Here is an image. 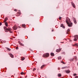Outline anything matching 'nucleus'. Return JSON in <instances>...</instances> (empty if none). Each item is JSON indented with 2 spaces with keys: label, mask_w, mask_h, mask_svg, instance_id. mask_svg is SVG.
<instances>
[{
  "label": "nucleus",
  "mask_w": 78,
  "mask_h": 78,
  "mask_svg": "<svg viewBox=\"0 0 78 78\" xmlns=\"http://www.w3.org/2000/svg\"><path fill=\"white\" fill-rule=\"evenodd\" d=\"M2 25V23H0V26H1Z\"/></svg>",
  "instance_id": "obj_32"
},
{
  "label": "nucleus",
  "mask_w": 78,
  "mask_h": 78,
  "mask_svg": "<svg viewBox=\"0 0 78 78\" xmlns=\"http://www.w3.org/2000/svg\"><path fill=\"white\" fill-rule=\"evenodd\" d=\"M19 28H20V27H19Z\"/></svg>",
  "instance_id": "obj_39"
},
{
  "label": "nucleus",
  "mask_w": 78,
  "mask_h": 78,
  "mask_svg": "<svg viewBox=\"0 0 78 78\" xmlns=\"http://www.w3.org/2000/svg\"><path fill=\"white\" fill-rule=\"evenodd\" d=\"M22 27H23L25 28V25L24 24H23L22 25Z\"/></svg>",
  "instance_id": "obj_17"
},
{
  "label": "nucleus",
  "mask_w": 78,
  "mask_h": 78,
  "mask_svg": "<svg viewBox=\"0 0 78 78\" xmlns=\"http://www.w3.org/2000/svg\"><path fill=\"white\" fill-rule=\"evenodd\" d=\"M45 66V65H43L41 67V69H43V67H44Z\"/></svg>",
  "instance_id": "obj_19"
},
{
  "label": "nucleus",
  "mask_w": 78,
  "mask_h": 78,
  "mask_svg": "<svg viewBox=\"0 0 78 78\" xmlns=\"http://www.w3.org/2000/svg\"><path fill=\"white\" fill-rule=\"evenodd\" d=\"M58 76L59 77H60L61 76V74H58Z\"/></svg>",
  "instance_id": "obj_23"
},
{
  "label": "nucleus",
  "mask_w": 78,
  "mask_h": 78,
  "mask_svg": "<svg viewBox=\"0 0 78 78\" xmlns=\"http://www.w3.org/2000/svg\"><path fill=\"white\" fill-rule=\"evenodd\" d=\"M75 39H74V41H77V38L78 37V35H76L74 36Z\"/></svg>",
  "instance_id": "obj_4"
},
{
  "label": "nucleus",
  "mask_w": 78,
  "mask_h": 78,
  "mask_svg": "<svg viewBox=\"0 0 78 78\" xmlns=\"http://www.w3.org/2000/svg\"><path fill=\"white\" fill-rule=\"evenodd\" d=\"M75 46H78V44H75Z\"/></svg>",
  "instance_id": "obj_26"
},
{
  "label": "nucleus",
  "mask_w": 78,
  "mask_h": 78,
  "mask_svg": "<svg viewBox=\"0 0 78 78\" xmlns=\"http://www.w3.org/2000/svg\"><path fill=\"white\" fill-rule=\"evenodd\" d=\"M5 20H8V18H7V17H6L5 18Z\"/></svg>",
  "instance_id": "obj_28"
},
{
  "label": "nucleus",
  "mask_w": 78,
  "mask_h": 78,
  "mask_svg": "<svg viewBox=\"0 0 78 78\" xmlns=\"http://www.w3.org/2000/svg\"><path fill=\"white\" fill-rule=\"evenodd\" d=\"M67 68H68V67L66 66V67H62V69H67Z\"/></svg>",
  "instance_id": "obj_14"
},
{
  "label": "nucleus",
  "mask_w": 78,
  "mask_h": 78,
  "mask_svg": "<svg viewBox=\"0 0 78 78\" xmlns=\"http://www.w3.org/2000/svg\"><path fill=\"white\" fill-rule=\"evenodd\" d=\"M6 48V49H7V50H9V51H10L11 49H10V48Z\"/></svg>",
  "instance_id": "obj_21"
},
{
  "label": "nucleus",
  "mask_w": 78,
  "mask_h": 78,
  "mask_svg": "<svg viewBox=\"0 0 78 78\" xmlns=\"http://www.w3.org/2000/svg\"><path fill=\"white\" fill-rule=\"evenodd\" d=\"M35 70H36V68H34L33 69V71H34Z\"/></svg>",
  "instance_id": "obj_29"
},
{
  "label": "nucleus",
  "mask_w": 78,
  "mask_h": 78,
  "mask_svg": "<svg viewBox=\"0 0 78 78\" xmlns=\"http://www.w3.org/2000/svg\"><path fill=\"white\" fill-rule=\"evenodd\" d=\"M62 27L63 28H64V29L65 28V27L64 26Z\"/></svg>",
  "instance_id": "obj_33"
},
{
  "label": "nucleus",
  "mask_w": 78,
  "mask_h": 78,
  "mask_svg": "<svg viewBox=\"0 0 78 78\" xmlns=\"http://www.w3.org/2000/svg\"><path fill=\"white\" fill-rule=\"evenodd\" d=\"M5 24L6 25V27H8V23H7V22H5Z\"/></svg>",
  "instance_id": "obj_15"
},
{
  "label": "nucleus",
  "mask_w": 78,
  "mask_h": 78,
  "mask_svg": "<svg viewBox=\"0 0 78 78\" xmlns=\"http://www.w3.org/2000/svg\"><path fill=\"white\" fill-rule=\"evenodd\" d=\"M21 78H22V77H21Z\"/></svg>",
  "instance_id": "obj_41"
},
{
  "label": "nucleus",
  "mask_w": 78,
  "mask_h": 78,
  "mask_svg": "<svg viewBox=\"0 0 78 78\" xmlns=\"http://www.w3.org/2000/svg\"><path fill=\"white\" fill-rule=\"evenodd\" d=\"M65 72L66 73H69L70 71L69 70H66L65 71Z\"/></svg>",
  "instance_id": "obj_7"
},
{
  "label": "nucleus",
  "mask_w": 78,
  "mask_h": 78,
  "mask_svg": "<svg viewBox=\"0 0 78 78\" xmlns=\"http://www.w3.org/2000/svg\"><path fill=\"white\" fill-rule=\"evenodd\" d=\"M16 49H17V50H18V49H19V48L18 47H16Z\"/></svg>",
  "instance_id": "obj_34"
},
{
  "label": "nucleus",
  "mask_w": 78,
  "mask_h": 78,
  "mask_svg": "<svg viewBox=\"0 0 78 78\" xmlns=\"http://www.w3.org/2000/svg\"><path fill=\"white\" fill-rule=\"evenodd\" d=\"M62 62V64H66V63L64 62Z\"/></svg>",
  "instance_id": "obj_25"
},
{
  "label": "nucleus",
  "mask_w": 78,
  "mask_h": 78,
  "mask_svg": "<svg viewBox=\"0 0 78 78\" xmlns=\"http://www.w3.org/2000/svg\"><path fill=\"white\" fill-rule=\"evenodd\" d=\"M61 59V56H59L58 57V60Z\"/></svg>",
  "instance_id": "obj_18"
},
{
  "label": "nucleus",
  "mask_w": 78,
  "mask_h": 78,
  "mask_svg": "<svg viewBox=\"0 0 78 78\" xmlns=\"http://www.w3.org/2000/svg\"><path fill=\"white\" fill-rule=\"evenodd\" d=\"M78 78V76H76L75 77V78Z\"/></svg>",
  "instance_id": "obj_36"
},
{
  "label": "nucleus",
  "mask_w": 78,
  "mask_h": 78,
  "mask_svg": "<svg viewBox=\"0 0 78 78\" xmlns=\"http://www.w3.org/2000/svg\"><path fill=\"white\" fill-rule=\"evenodd\" d=\"M4 29L5 30V32H8L9 31V33H12V31H11V29L10 27H8V28H7L6 27H4Z\"/></svg>",
  "instance_id": "obj_2"
},
{
  "label": "nucleus",
  "mask_w": 78,
  "mask_h": 78,
  "mask_svg": "<svg viewBox=\"0 0 78 78\" xmlns=\"http://www.w3.org/2000/svg\"><path fill=\"white\" fill-rule=\"evenodd\" d=\"M61 50V48H59V49H57L56 51L57 52H59Z\"/></svg>",
  "instance_id": "obj_11"
},
{
  "label": "nucleus",
  "mask_w": 78,
  "mask_h": 78,
  "mask_svg": "<svg viewBox=\"0 0 78 78\" xmlns=\"http://www.w3.org/2000/svg\"><path fill=\"white\" fill-rule=\"evenodd\" d=\"M63 26H63V24H61V27H63Z\"/></svg>",
  "instance_id": "obj_27"
},
{
  "label": "nucleus",
  "mask_w": 78,
  "mask_h": 78,
  "mask_svg": "<svg viewBox=\"0 0 78 78\" xmlns=\"http://www.w3.org/2000/svg\"><path fill=\"white\" fill-rule=\"evenodd\" d=\"M74 76H76V75H77V74H74L73 75Z\"/></svg>",
  "instance_id": "obj_30"
},
{
  "label": "nucleus",
  "mask_w": 78,
  "mask_h": 78,
  "mask_svg": "<svg viewBox=\"0 0 78 78\" xmlns=\"http://www.w3.org/2000/svg\"><path fill=\"white\" fill-rule=\"evenodd\" d=\"M73 20L74 21V22L75 23H76L77 22H76V19H75V18H73Z\"/></svg>",
  "instance_id": "obj_6"
},
{
  "label": "nucleus",
  "mask_w": 78,
  "mask_h": 78,
  "mask_svg": "<svg viewBox=\"0 0 78 78\" xmlns=\"http://www.w3.org/2000/svg\"><path fill=\"white\" fill-rule=\"evenodd\" d=\"M49 53H46L43 54V55H42V56L43 57H44V58H48V57H49Z\"/></svg>",
  "instance_id": "obj_3"
},
{
  "label": "nucleus",
  "mask_w": 78,
  "mask_h": 78,
  "mask_svg": "<svg viewBox=\"0 0 78 78\" xmlns=\"http://www.w3.org/2000/svg\"><path fill=\"white\" fill-rule=\"evenodd\" d=\"M52 31H53V30H52Z\"/></svg>",
  "instance_id": "obj_38"
},
{
  "label": "nucleus",
  "mask_w": 78,
  "mask_h": 78,
  "mask_svg": "<svg viewBox=\"0 0 78 78\" xmlns=\"http://www.w3.org/2000/svg\"><path fill=\"white\" fill-rule=\"evenodd\" d=\"M71 4L72 5L74 8H75V5L74 4V3L73 2H71Z\"/></svg>",
  "instance_id": "obj_9"
},
{
  "label": "nucleus",
  "mask_w": 78,
  "mask_h": 78,
  "mask_svg": "<svg viewBox=\"0 0 78 78\" xmlns=\"http://www.w3.org/2000/svg\"><path fill=\"white\" fill-rule=\"evenodd\" d=\"M4 22H6V20H4Z\"/></svg>",
  "instance_id": "obj_37"
},
{
  "label": "nucleus",
  "mask_w": 78,
  "mask_h": 78,
  "mask_svg": "<svg viewBox=\"0 0 78 78\" xmlns=\"http://www.w3.org/2000/svg\"><path fill=\"white\" fill-rule=\"evenodd\" d=\"M13 28L14 29V30H16L17 29V26L15 25L13 27Z\"/></svg>",
  "instance_id": "obj_5"
},
{
  "label": "nucleus",
  "mask_w": 78,
  "mask_h": 78,
  "mask_svg": "<svg viewBox=\"0 0 78 78\" xmlns=\"http://www.w3.org/2000/svg\"><path fill=\"white\" fill-rule=\"evenodd\" d=\"M59 19L60 20H61V19H62V18H61V17H59Z\"/></svg>",
  "instance_id": "obj_31"
},
{
  "label": "nucleus",
  "mask_w": 78,
  "mask_h": 78,
  "mask_svg": "<svg viewBox=\"0 0 78 78\" xmlns=\"http://www.w3.org/2000/svg\"><path fill=\"white\" fill-rule=\"evenodd\" d=\"M19 44L21 45V46H23V47H24V44H23L22 43L20 42L19 41Z\"/></svg>",
  "instance_id": "obj_8"
},
{
  "label": "nucleus",
  "mask_w": 78,
  "mask_h": 78,
  "mask_svg": "<svg viewBox=\"0 0 78 78\" xmlns=\"http://www.w3.org/2000/svg\"><path fill=\"white\" fill-rule=\"evenodd\" d=\"M70 29H68L67 30V32H66V34H69V32L70 31Z\"/></svg>",
  "instance_id": "obj_10"
},
{
  "label": "nucleus",
  "mask_w": 78,
  "mask_h": 78,
  "mask_svg": "<svg viewBox=\"0 0 78 78\" xmlns=\"http://www.w3.org/2000/svg\"><path fill=\"white\" fill-rule=\"evenodd\" d=\"M64 43V42H62V43Z\"/></svg>",
  "instance_id": "obj_42"
},
{
  "label": "nucleus",
  "mask_w": 78,
  "mask_h": 78,
  "mask_svg": "<svg viewBox=\"0 0 78 78\" xmlns=\"http://www.w3.org/2000/svg\"><path fill=\"white\" fill-rule=\"evenodd\" d=\"M25 59V57H23L22 58H21V61H23V60H24V59Z\"/></svg>",
  "instance_id": "obj_22"
},
{
  "label": "nucleus",
  "mask_w": 78,
  "mask_h": 78,
  "mask_svg": "<svg viewBox=\"0 0 78 78\" xmlns=\"http://www.w3.org/2000/svg\"><path fill=\"white\" fill-rule=\"evenodd\" d=\"M9 55H10V57L12 58H14V56H13V55H12V54L10 53L9 54Z\"/></svg>",
  "instance_id": "obj_13"
},
{
  "label": "nucleus",
  "mask_w": 78,
  "mask_h": 78,
  "mask_svg": "<svg viewBox=\"0 0 78 78\" xmlns=\"http://www.w3.org/2000/svg\"><path fill=\"white\" fill-rule=\"evenodd\" d=\"M73 59H76V56H75L74 58H73V59H71V61H73Z\"/></svg>",
  "instance_id": "obj_12"
},
{
  "label": "nucleus",
  "mask_w": 78,
  "mask_h": 78,
  "mask_svg": "<svg viewBox=\"0 0 78 78\" xmlns=\"http://www.w3.org/2000/svg\"><path fill=\"white\" fill-rule=\"evenodd\" d=\"M20 74H21V75H25V73H24L23 72H21L20 73Z\"/></svg>",
  "instance_id": "obj_20"
},
{
  "label": "nucleus",
  "mask_w": 78,
  "mask_h": 78,
  "mask_svg": "<svg viewBox=\"0 0 78 78\" xmlns=\"http://www.w3.org/2000/svg\"><path fill=\"white\" fill-rule=\"evenodd\" d=\"M51 55L52 56H55V54L53 53H51Z\"/></svg>",
  "instance_id": "obj_16"
},
{
  "label": "nucleus",
  "mask_w": 78,
  "mask_h": 78,
  "mask_svg": "<svg viewBox=\"0 0 78 78\" xmlns=\"http://www.w3.org/2000/svg\"><path fill=\"white\" fill-rule=\"evenodd\" d=\"M30 16H31V15H30Z\"/></svg>",
  "instance_id": "obj_40"
},
{
  "label": "nucleus",
  "mask_w": 78,
  "mask_h": 78,
  "mask_svg": "<svg viewBox=\"0 0 78 78\" xmlns=\"http://www.w3.org/2000/svg\"><path fill=\"white\" fill-rule=\"evenodd\" d=\"M14 11H17V10L16 9H15L14 10Z\"/></svg>",
  "instance_id": "obj_35"
},
{
  "label": "nucleus",
  "mask_w": 78,
  "mask_h": 78,
  "mask_svg": "<svg viewBox=\"0 0 78 78\" xmlns=\"http://www.w3.org/2000/svg\"><path fill=\"white\" fill-rule=\"evenodd\" d=\"M17 14H19V16H20V12H17Z\"/></svg>",
  "instance_id": "obj_24"
},
{
  "label": "nucleus",
  "mask_w": 78,
  "mask_h": 78,
  "mask_svg": "<svg viewBox=\"0 0 78 78\" xmlns=\"http://www.w3.org/2000/svg\"><path fill=\"white\" fill-rule=\"evenodd\" d=\"M66 22L68 25V27H72V23H71V21H70V20L69 18L67 17L66 18Z\"/></svg>",
  "instance_id": "obj_1"
}]
</instances>
